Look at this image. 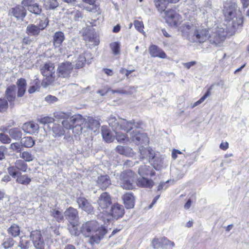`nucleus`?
I'll return each instance as SVG.
<instances>
[{"instance_id":"14","label":"nucleus","mask_w":249,"mask_h":249,"mask_svg":"<svg viewBox=\"0 0 249 249\" xmlns=\"http://www.w3.org/2000/svg\"><path fill=\"white\" fill-rule=\"evenodd\" d=\"M39 21H36V25H32V35L38 34L40 30L44 29L47 25V18L45 15H40L38 18Z\"/></svg>"},{"instance_id":"58","label":"nucleus","mask_w":249,"mask_h":249,"mask_svg":"<svg viewBox=\"0 0 249 249\" xmlns=\"http://www.w3.org/2000/svg\"><path fill=\"white\" fill-rule=\"evenodd\" d=\"M21 147V145L20 143L18 142H14L11 144L10 148L12 149L13 151L18 152L20 151Z\"/></svg>"},{"instance_id":"46","label":"nucleus","mask_w":249,"mask_h":249,"mask_svg":"<svg viewBox=\"0 0 249 249\" xmlns=\"http://www.w3.org/2000/svg\"><path fill=\"white\" fill-rule=\"evenodd\" d=\"M211 95V91L210 90H208L206 93L197 101L195 102L193 105L192 106V108H194L195 107L199 105V104L203 103L204 100L210 95Z\"/></svg>"},{"instance_id":"37","label":"nucleus","mask_w":249,"mask_h":249,"mask_svg":"<svg viewBox=\"0 0 249 249\" xmlns=\"http://www.w3.org/2000/svg\"><path fill=\"white\" fill-rule=\"evenodd\" d=\"M155 5L158 11L162 13L166 9L167 5V1L165 0H154Z\"/></svg>"},{"instance_id":"52","label":"nucleus","mask_w":249,"mask_h":249,"mask_svg":"<svg viewBox=\"0 0 249 249\" xmlns=\"http://www.w3.org/2000/svg\"><path fill=\"white\" fill-rule=\"evenodd\" d=\"M21 143L26 147H31V138L25 137L22 139Z\"/></svg>"},{"instance_id":"36","label":"nucleus","mask_w":249,"mask_h":249,"mask_svg":"<svg viewBox=\"0 0 249 249\" xmlns=\"http://www.w3.org/2000/svg\"><path fill=\"white\" fill-rule=\"evenodd\" d=\"M7 232L13 237H16L19 235L20 228L18 225L14 224L8 229Z\"/></svg>"},{"instance_id":"1","label":"nucleus","mask_w":249,"mask_h":249,"mask_svg":"<svg viewBox=\"0 0 249 249\" xmlns=\"http://www.w3.org/2000/svg\"><path fill=\"white\" fill-rule=\"evenodd\" d=\"M180 30L183 36L193 42L203 43L210 37L209 30L196 23H186L180 27Z\"/></svg>"},{"instance_id":"54","label":"nucleus","mask_w":249,"mask_h":249,"mask_svg":"<svg viewBox=\"0 0 249 249\" xmlns=\"http://www.w3.org/2000/svg\"><path fill=\"white\" fill-rule=\"evenodd\" d=\"M161 239H154L152 241V246L155 249L161 248Z\"/></svg>"},{"instance_id":"62","label":"nucleus","mask_w":249,"mask_h":249,"mask_svg":"<svg viewBox=\"0 0 249 249\" xmlns=\"http://www.w3.org/2000/svg\"><path fill=\"white\" fill-rule=\"evenodd\" d=\"M48 2L49 4V8L50 9H54L59 5L57 0H49Z\"/></svg>"},{"instance_id":"33","label":"nucleus","mask_w":249,"mask_h":249,"mask_svg":"<svg viewBox=\"0 0 249 249\" xmlns=\"http://www.w3.org/2000/svg\"><path fill=\"white\" fill-rule=\"evenodd\" d=\"M66 14L68 16H72L73 20L75 21H79L83 18V15L82 13L77 10L69 9L66 12Z\"/></svg>"},{"instance_id":"64","label":"nucleus","mask_w":249,"mask_h":249,"mask_svg":"<svg viewBox=\"0 0 249 249\" xmlns=\"http://www.w3.org/2000/svg\"><path fill=\"white\" fill-rule=\"evenodd\" d=\"M110 90V88L107 86L105 87L104 89L97 91V93L100 94L102 96L106 95Z\"/></svg>"},{"instance_id":"19","label":"nucleus","mask_w":249,"mask_h":249,"mask_svg":"<svg viewBox=\"0 0 249 249\" xmlns=\"http://www.w3.org/2000/svg\"><path fill=\"white\" fill-rule=\"evenodd\" d=\"M122 198L126 209H131L134 207L135 204V198L132 193H125L123 196Z\"/></svg>"},{"instance_id":"18","label":"nucleus","mask_w":249,"mask_h":249,"mask_svg":"<svg viewBox=\"0 0 249 249\" xmlns=\"http://www.w3.org/2000/svg\"><path fill=\"white\" fill-rule=\"evenodd\" d=\"M77 202L80 208L88 213H90L93 211V207L84 197H80L77 198Z\"/></svg>"},{"instance_id":"56","label":"nucleus","mask_w":249,"mask_h":249,"mask_svg":"<svg viewBox=\"0 0 249 249\" xmlns=\"http://www.w3.org/2000/svg\"><path fill=\"white\" fill-rule=\"evenodd\" d=\"M63 126L66 129H71L72 128V126L74 124H73L71 122V118L70 120H65L63 121L62 123Z\"/></svg>"},{"instance_id":"12","label":"nucleus","mask_w":249,"mask_h":249,"mask_svg":"<svg viewBox=\"0 0 249 249\" xmlns=\"http://www.w3.org/2000/svg\"><path fill=\"white\" fill-rule=\"evenodd\" d=\"M73 69V65L70 62H65L60 63L57 68V71L58 75L63 77H68Z\"/></svg>"},{"instance_id":"41","label":"nucleus","mask_w":249,"mask_h":249,"mask_svg":"<svg viewBox=\"0 0 249 249\" xmlns=\"http://www.w3.org/2000/svg\"><path fill=\"white\" fill-rule=\"evenodd\" d=\"M9 134L12 138L16 140L21 137V133L18 128L10 129L9 131Z\"/></svg>"},{"instance_id":"3","label":"nucleus","mask_w":249,"mask_h":249,"mask_svg":"<svg viewBox=\"0 0 249 249\" xmlns=\"http://www.w3.org/2000/svg\"><path fill=\"white\" fill-rule=\"evenodd\" d=\"M108 122L110 127H113L114 125H116L119 130L127 133L134 128H140L142 124V123L135 122L134 121H127L123 118L117 119L112 115L108 118Z\"/></svg>"},{"instance_id":"6","label":"nucleus","mask_w":249,"mask_h":249,"mask_svg":"<svg viewBox=\"0 0 249 249\" xmlns=\"http://www.w3.org/2000/svg\"><path fill=\"white\" fill-rule=\"evenodd\" d=\"M164 13L163 18L166 22L171 27H176L182 21V17L174 10L170 9L165 10Z\"/></svg>"},{"instance_id":"34","label":"nucleus","mask_w":249,"mask_h":249,"mask_svg":"<svg viewBox=\"0 0 249 249\" xmlns=\"http://www.w3.org/2000/svg\"><path fill=\"white\" fill-rule=\"evenodd\" d=\"M16 182L23 185H28L31 181L30 177L27 175H21V173L17 176L16 178Z\"/></svg>"},{"instance_id":"16","label":"nucleus","mask_w":249,"mask_h":249,"mask_svg":"<svg viewBox=\"0 0 249 249\" xmlns=\"http://www.w3.org/2000/svg\"><path fill=\"white\" fill-rule=\"evenodd\" d=\"M33 236V242L36 249H44V243L40 231H36Z\"/></svg>"},{"instance_id":"20","label":"nucleus","mask_w":249,"mask_h":249,"mask_svg":"<svg viewBox=\"0 0 249 249\" xmlns=\"http://www.w3.org/2000/svg\"><path fill=\"white\" fill-rule=\"evenodd\" d=\"M99 122L92 117H89L84 123V127L95 131L99 127Z\"/></svg>"},{"instance_id":"11","label":"nucleus","mask_w":249,"mask_h":249,"mask_svg":"<svg viewBox=\"0 0 249 249\" xmlns=\"http://www.w3.org/2000/svg\"><path fill=\"white\" fill-rule=\"evenodd\" d=\"M130 140L136 144L148 142V138L146 134L135 129L130 133Z\"/></svg>"},{"instance_id":"13","label":"nucleus","mask_w":249,"mask_h":249,"mask_svg":"<svg viewBox=\"0 0 249 249\" xmlns=\"http://www.w3.org/2000/svg\"><path fill=\"white\" fill-rule=\"evenodd\" d=\"M97 203L100 209H107L111 204L110 196L107 192L103 193L100 196Z\"/></svg>"},{"instance_id":"63","label":"nucleus","mask_w":249,"mask_h":249,"mask_svg":"<svg viewBox=\"0 0 249 249\" xmlns=\"http://www.w3.org/2000/svg\"><path fill=\"white\" fill-rule=\"evenodd\" d=\"M45 101L49 103H53L57 101V98L54 96L49 95L45 97Z\"/></svg>"},{"instance_id":"30","label":"nucleus","mask_w":249,"mask_h":249,"mask_svg":"<svg viewBox=\"0 0 249 249\" xmlns=\"http://www.w3.org/2000/svg\"><path fill=\"white\" fill-rule=\"evenodd\" d=\"M17 84L18 87V96L21 97L23 95L26 90V81L23 78H20L18 80Z\"/></svg>"},{"instance_id":"23","label":"nucleus","mask_w":249,"mask_h":249,"mask_svg":"<svg viewBox=\"0 0 249 249\" xmlns=\"http://www.w3.org/2000/svg\"><path fill=\"white\" fill-rule=\"evenodd\" d=\"M138 174L141 177L147 176L152 177L155 175V172L151 167L146 165H142L139 168Z\"/></svg>"},{"instance_id":"29","label":"nucleus","mask_w":249,"mask_h":249,"mask_svg":"<svg viewBox=\"0 0 249 249\" xmlns=\"http://www.w3.org/2000/svg\"><path fill=\"white\" fill-rule=\"evenodd\" d=\"M232 26L235 29L242 28L244 23V17L242 15L236 16L232 19Z\"/></svg>"},{"instance_id":"45","label":"nucleus","mask_w":249,"mask_h":249,"mask_svg":"<svg viewBox=\"0 0 249 249\" xmlns=\"http://www.w3.org/2000/svg\"><path fill=\"white\" fill-rule=\"evenodd\" d=\"M41 8L39 7L38 4H34L32 5V13H34L36 16H38V18L37 20H38L40 15H44V14H41Z\"/></svg>"},{"instance_id":"47","label":"nucleus","mask_w":249,"mask_h":249,"mask_svg":"<svg viewBox=\"0 0 249 249\" xmlns=\"http://www.w3.org/2000/svg\"><path fill=\"white\" fill-rule=\"evenodd\" d=\"M211 95V91L210 90H208L206 93L197 101L195 102L193 105L192 106V108H194L195 107L199 105V104L203 103L204 100L210 95Z\"/></svg>"},{"instance_id":"44","label":"nucleus","mask_w":249,"mask_h":249,"mask_svg":"<svg viewBox=\"0 0 249 249\" xmlns=\"http://www.w3.org/2000/svg\"><path fill=\"white\" fill-rule=\"evenodd\" d=\"M134 25L135 28L140 33L144 34L145 32L143 30L144 25L142 21L136 20L134 21Z\"/></svg>"},{"instance_id":"21","label":"nucleus","mask_w":249,"mask_h":249,"mask_svg":"<svg viewBox=\"0 0 249 249\" xmlns=\"http://www.w3.org/2000/svg\"><path fill=\"white\" fill-rule=\"evenodd\" d=\"M149 53L152 57H159L165 58L167 57L165 53L156 45H151L149 48Z\"/></svg>"},{"instance_id":"43","label":"nucleus","mask_w":249,"mask_h":249,"mask_svg":"<svg viewBox=\"0 0 249 249\" xmlns=\"http://www.w3.org/2000/svg\"><path fill=\"white\" fill-rule=\"evenodd\" d=\"M120 43L118 42H114L110 44V49L114 55L120 53Z\"/></svg>"},{"instance_id":"8","label":"nucleus","mask_w":249,"mask_h":249,"mask_svg":"<svg viewBox=\"0 0 249 249\" xmlns=\"http://www.w3.org/2000/svg\"><path fill=\"white\" fill-rule=\"evenodd\" d=\"M135 174L130 170L122 173L120 176V185L125 189L132 188V182L135 178Z\"/></svg>"},{"instance_id":"61","label":"nucleus","mask_w":249,"mask_h":249,"mask_svg":"<svg viewBox=\"0 0 249 249\" xmlns=\"http://www.w3.org/2000/svg\"><path fill=\"white\" fill-rule=\"evenodd\" d=\"M21 158L27 161H31V154L28 152H23L21 154Z\"/></svg>"},{"instance_id":"31","label":"nucleus","mask_w":249,"mask_h":249,"mask_svg":"<svg viewBox=\"0 0 249 249\" xmlns=\"http://www.w3.org/2000/svg\"><path fill=\"white\" fill-rule=\"evenodd\" d=\"M16 87L15 85H12L9 87L5 92L7 99L9 102L13 101L16 97Z\"/></svg>"},{"instance_id":"7","label":"nucleus","mask_w":249,"mask_h":249,"mask_svg":"<svg viewBox=\"0 0 249 249\" xmlns=\"http://www.w3.org/2000/svg\"><path fill=\"white\" fill-rule=\"evenodd\" d=\"M227 34V31L224 29L217 27L210 34V42L215 45H219L224 41Z\"/></svg>"},{"instance_id":"10","label":"nucleus","mask_w":249,"mask_h":249,"mask_svg":"<svg viewBox=\"0 0 249 249\" xmlns=\"http://www.w3.org/2000/svg\"><path fill=\"white\" fill-rule=\"evenodd\" d=\"M237 8V5L235 2L229 1L224 3L223 13L227 20L231 21L235 18Z\"/></svg>"},{"instance_id":"26","label":"nucleus","mask_w":249,"mask_h":249,"mask_svg":"<svg viewBox=\"0 0 249 249\" xmlns=\"http://www.w3.org/2000/svg\"><path fill=\"white\" fill-rule=\"evenodd\" d=\"M116 151L118 153L127 157H132L134 155L132 149L128 146L118 145L116 147Z\"/></svg>"},{"instance_id":"27","label":"nucleus","mask_w":249,"mask_h":249,"mask_svg":"<svg viewBox=\"0 0 249 249\" xmlns=\"http://www.w3.org/2000/svg\"><path fill=\"white\" fill-rule=\"evenodd\" d=\"M102 135L104 141L108 143L112 142L114 140V137L112 134L111 131L107 127H103L102 128Z\"/></svg>"},{"instance_id":"24","label":"nucleus","mask_w":249,"mask_h":249,"mask_svg":"<svg viewBox=\"0 0 249 249\" xmlns=\"http://www.w3.org/2000/svg\"><path fill=\"white\" fill-rule=\"evenodd\" d=\"M97 182L99 187L102 190H105L111 184V181L108 176H101L98 178Z\"/></svg>"},{"instance_id":"60","label":"nucleus","mask_w":249,"mask_h":249,"mask_svg":"<svg viewBox=\"0 0 249 249\" xmlns=\"http://www.w3.org/2000/svg\"><path fill=\"white\" fill-rule=\"evenodd\" d=\"M7 152V148L5 146L1 145L0 146V160L5 158V155Z\"/></svg>"},{"instance_id":"28","label":"nucleus","mask_w":249,"mask_h":249,"mask_svg":"<svg viewBox=\"0 0 249 249\" xmlns=\"http://www.w3.org/2000/svg\"><path fill=\"white\" fill-rule=\"evenodd\" d=\"M65 39L64 33L62 32H56L53 36V45L55 47H59L62 44Z\"/></svg>"},{"instance_id":"17","label":"nucleus","mask_w":249,"mask_h":249,"mask_svg":"<svg viewBox=\"0 0 249 249\" xmlns=\"http://www.w3.org/2000/svg\"><path fill=\"white\" fill-rule=\"evenodd\" d=\"M115 133V138L118 142L120 143H126L129 141L130 139L127 135L123 133L121 130L118 129L117 126L114 125L113 127H111Z\"/></svg>"},{"instance_id":"2","label":"nucleus","mask_w":249,"mask_h":249,"mask_svg":"<svg viewBox=\"0 0 249 249\" xmlns=\"http://www.w3.org/2000/svg\"><path fill=\"white\" fill-rule=\"evenodd\" d=\"M81 232L85 236L90 237L89 242L91 244L98 243L106 233V230L100 226L95 220L87 222L83 224Z\"/></svg>"},{"instance_id":"55","label":"nucleus","mask_w":249,"mask_h":249,"mask_svg":"<svg viewBox=\"0 0 249 249\" xmlns=\"http://www.w3.org/2000/svg\"><path fill=\"white\" fill-rule=\"evenodd\" d=\"M8 107V103L5 99H0V111H4Z\"/></svg>"},{"instance_id":"25","label":"nucleus","mask_w":249,"mask_h":249,"mask_svg":"<svg viewBox=\"0 0 249 249\" xmlns=\"http://www.w3.org/2000/svg\"><path fill=\"white\" fill-rule=\"evenodd\" d=\"M12 15L17 18H22L25 17L26 12L25 8L21 6H17L11 10Z\"/></svg>"},{"instance_id":"48","label":"nucleus","mask_w":249,"mask_h":249,"mask_svg":"<svg viewBox=\"0 0 249 249\" xmlns=\"http://www.w3.org/2000/svg\"><path fill=\"white\" fill-rule=\"evenodd\" d=\"M161 239V248H166L167 246H170L171 247L174 246L175 244L174 242L169 240L166 237H162Z\"/></svg>"},{"instance_id":"39","label":"nucleus","mask_w":249,"mask_h":249,"mask_svg":"<svg viewBox=\"0 0 249 249\" xmlns=\"http://www.w3.org/2000/svg\"><path fill=\"white\" fill-rule=\"evenodd\" d=\"M7 171L9 174L13 178H16L17 176L21 174V171L16 167V164L15 163L14 165H10L8 167Z\"/></svg>"},{"instance_id":"9","label":"nucleus","mask_w":249,"mask_h":249,"mask_svg":"<svg viewBox=\"0 0 249 249\" xmlns=\"http://www.w3.org/2000/svg\"><path fill=\"white\" fill-rule=\"evenodd\" d=\"M71 122L74 124L71 128L74 136L81 134L84 127V123L85 122V118L80 114H75L71 118Z\"/></svg>"},{"instance_id":"4","label":"nucleus","mask_w":249,"mask_h":249,"mask_svg":"<svg viewBox=\"0 0 249 249\" xmlns=\"http://www.w3.org/2000/svg\"><path fill=\"white\" fill-rule=\"evenodd\" d=\"M124 213V207L119 203H115L111 206L109 213L103 212L99 215V218L102 220L106 224L110 221L111 217L118 219L122 217Z\"/></svg>"},{"instance_id":"35","label":"nucleus","mask_w":249,"mask_h":249,"mask_svg":"<svg viewBox=\"0 0 249 249\" xmlns=\"http://www.w3.org/2000/svg\"><path fill=\"white\" fill-rule=\"evenodd\" d=\"M31 233L29 236H23L20 238L19 246L22 249H27L30 247Z\"/></svg>"},{"instance_id":"53","label":"nucleus","mask_w":249,"mask_h":249,"mask_svg":"<svg viewBox=\"0 0 249 249\" xmlns=\"http://www.w3.org/2000/svg\"><path fill=\"white\" fill-rule=\"evenodd\" d=\"M71 224L72 225V227L71 228L70 230L71 234L75 236L78 235L80 234V231L77 229L76 227L77 222L72 223Z\"/></svg>"},{"instance_id":"32","label":"nucleus","mask_w":249,"mask_h":249,"mask_svg":"<svg viewBox=\"0 0 249 249\" xmlns=\"http://www.w3.org/2000/svg\"><path fill=\"white\" fill-rule=\"evenodd\" d=\"M86 53L79 54L74 62L75 63V69H80L82 68L86 62V56L87 55Z\"/></svg>"},{"instance_id":"50","label":"nucleus","mask_w":249,"mask_h":249,"mask_svg":"<svg viewBox=\"0 0 249 249\" xmlns=\"http://www.w3.org/2000/svg\"><path fill=\"white\" fill-rule=\"evenodd\" d=\"M54 120L53 118L48 116L40 118L38 119V122L42 124L52 123L54 122Z\"/></svg>"},{"instance_id":"59","label":"nucleus","mask_w":249,"mask_h":249,"mask_svg":"<svg viewBox=\"0 0 249 249\" xmlns=\"http://www.w3.org/2000/svg\"><path fill=\"white\" fill-rule=\"evenodd\" d=\"M22 128L25 132L30 133L31 130V123L30 122H28L24 124Z\"/></svg>"},{"instance_id":"51","label":"nucleus","mask_w":249,"mask_h":249,"mask_svg":"<svg viewBox=\"0 0 249 249\" xmlns=\"http://www.w3.org/2000/svg\"><path fill=\"white\" fill-rule=\"evenodd\" d=\"M0 141L3 143H9L11 140L9 137L4 133H0Z\"/></svg>"},{"instance_id":"40","label":"nucleus","mask_w":249,"mask_h":249,"mask_svg":"<svg viewBox=\"0 0 249 249\" xmlns=\"http://www.w3.org/2000/svg\"><path fill=\"white\" fill-rule=\"evenodd\" d=\"M16 167L22 172H25L27 169V165L25 162L21 160H18L15 162Z\"/></svg>"},{"instance_id":"38","label":"nucleus","mask_w":249,"mask_h":249,"mask_svg":"<svg viewBox=\"0 0 249 249\" xmlns=\"http://www.w3.org/2000/svg\"><path fill=\"white\" fill-rule=\"evenodd\" d=\"M52 131L53 133V136L55 138L60 137L63 136L65 133L64 130L57 124H54L52 128Z\"/></svg>"},{"instance_id":"5","label":"nucleus","mask_w":249,"mask_h":249,"mask_svg":"<svg viewBox=\"0 0 249 249\" xmlns=\"http://www.w3.org/2000/svg\"><path fill=\"white\" fill-rule=\"evenodd\" d=\"M53 63L48 62L44 64L40 68L42 74L44 77L41 85L44 87L52 84L55 79V71Z\"/></svg>"},{"instance_id":"49","label":"nucleus","mask_w":249,"mask_h":249,"mask_svg":"<svg viewBox=\"0 0 249 249\" xmlns=\"http://www.w3.org/2000/svg\"><path fill=\"white\" fill-rule=\"evenodd\" d=\"M14 243L15 241L13 238H9L2 243V245L4 249H6L13 247Z\"/></svg>"},{"instance_id":"57","label":"nucleus","mask_w":249,"mask_h":249,"mask_svg":"<svg viewBox=\"0 0 249 249\" xmlns=\"http://www.w3.org/2000/svg\"><path fill=\"white\" fill-rule=\"evenodd\" d=\"M34 84V85H32V92H35L37 90V89H39L40 85V81L38 79H36L34 80L33 83H32V84Z\"/></svg>"},{"instance_id":"42","label":"nucleus","mask_w":249,"mask_h":249,"mask_svg":"<svg viewBox=\"0 0 249 249\" xmlns=\"http://www.w3.org/2000/svg\"><path fill=\"white\" fill-rule=\"evenodd\" d=\"M51 214L58 222H61L64 219L62 212L59 210L55 209L53 210L51 212Z\"/></svg>"},{"instance_id":"15","label":"nucleus","mask_w":249,"mask_h":249,"mask_svg":"<svg viewBox=\"0 0 249 249\" xmlns=\"http://www.w3.org/2000/svg\"><path fill=\"white\" fill-rule=\"evenodd\" d=\"M66 218L71 224L76 223L78 219L77 211L72 208L69 207L64 212Z\"/></svg>"},{"instance_id":"22","label":"nucleus","mask_w":249,"mask_h":249,"mask_svg":"<svg viewBox=\"0 0 249 249\" xmlns=\"http://www.w3.org/2000/svg\"><path fill=\"white\" fill-rule=\"evenodd\" d=\"M143 176L142 178L138 179L136 182L137 186L141 187L151 188L154 184L153 180L145 178Z\"/></svg>"}]
</instances>
